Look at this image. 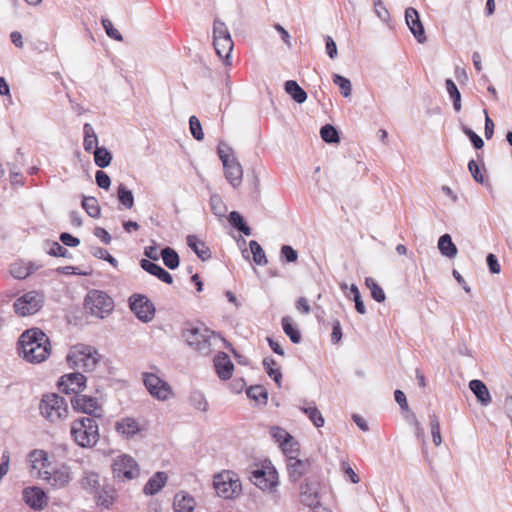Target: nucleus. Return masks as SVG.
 Returning a JSON list of instances; mask_svg holds the SVG:
<instances>
[{"label": "nucleus", "instance_id": "nucleus-1", "mask_svg": "<svg viewBox=\"0 0 512 512\" xmlns=\"http://www.w3.org/2000/svg\"><path fill=\"white\" fill-rule=\"evenodd\" d=\"M18 346L19 355L31 363L44 361L51 351L49 338L38 328L23 332L19 338Z\"/></svg>", "mask_w": 512, "mask_h": 512}, {"label": "nucleus", "instance_id": "nucleus-2", "mask_svg": "<svg viewBox=\"0 0 512 512\" xmlns=\"http://www.w3.org/2000/svg\"><path fill=\"white\" fill-rule=\"evenodd\" d=\"M73 441L82 448H91L99 441L98 425L93 418L82 417L71 423Z\"/></svg>", "mask_w": 512, "mask_h": 512}, {"label": "nucleus", "instance_id": "nucleus-3", "mask_svg": "<svg viewBox=\"0 0 512 512\" xmlns=\"http://www.w3.org/2000/svg\"><path fill=\"white\" fill-rule=\"evenodd\" d=\"M186 343L201 355H209L220 337L206 327H188L183 331Z\"/></svg>", "mask_w": 512, "mask_h": 512}, {"label": "nucleus", "instance_id": "nucleus-4", "mask_svg": "<svg viewBox=\"0 0 512 512\" xmlns=\"http://www.w3.org/2000/svg\"><path fill=\"white\" fill-rule=\"evenodd\" d=\"M217 152L224 167L225 178L234 188L239 187L242 183L243 169L235 158L233 149L226 143L221 142L218 145Z\"/></svg>", "mask_w": 512, "mask_h": 512}, {"label": "nucleus", "instance_id": "nucleus-5", "mask_svg": "<svg viewBox=\"0 0 512 512\" xmlns=\"http://www.w3.org/2000/svg\"><path fill=\"white\" fill-rule=\"evenodd\" d=\"M40 414L52 423L64 420L68 416V406L63 397L57 394H46L39 404Z\"/></svg>", "mask_w": 512, "mask_h": 512}, {"label": "nucleus", "instance_id": "nucleus-6", "mask_svg": "<svg viewBox=\"0 0 512 512\" xmlns=\"http://www.w3.org/2000/svg\"><path fill=\"white\" fill-rule=\"evenodd\" d=\"M213 44L219 58L223 59L225 64L230 65L234 43L227 25L218 18L213 23Z\"/></svg>", "mask_w": 512, "mask_h": 512}, {"label": "nucleus", "instance_id": "nucleus-7", "mask_svg": "<svg viewBox=\"0 0 512 512\" xmlns=\"http://www.w3.org/2000/svg\"><path fill=\"white\" fill-rule=\"evenodd\" d=\"M84 305L88 313L103 319L112 312L114 302L105 292L92 290L86 295Z\"/></svg>", "mask_w": 512, "mask_h": 512}, {"label": "nucleus", "instance_id": "nucleus-8", "mask_svg": "<svg viewBox=\"0 0 512 512\" xmlns=\"http://www.w3.org/2000/svg\"><path fill=\"white\" fill-rule=\"evenodd\" d=\"M112 474L116 481H130L140 475V468L133 457L124 454L113 460Z\"/></svg>", "mask_w": 512, "mask_h": 512}, {"label": "nucleus", "instance_id": "nucleus-9", "mask_svg": "<svg viewBox=\"0 0 512 512\" xmlns=\"http://www.w3.org/2000/svg\"><path fill=\"white\" fill-rule=\"evenodd\" d=\"M44 296L38 291H29L14 302V310L19 316H28L37 313L43 306Z\"/></svg>", "mask_w": 512, "mask_h": 512}, {"label": "nucleus", "instance_id": "nucleus-10", "mask_svg": "<svg viewBox=\"0 0 512 512\" xmlns=\"http://www.w3.org/2000/svg\"><path fill=\"white\" fill-rule=\"evenodd\" d=\"M143 382L150 395L159 401H166L173 396L169 383L154 373H143Z\"/></svg>", "mask_w": 512, "mask_h": 512}, {"label": "nucleus", "instance_id": "nucleus-11", "mask_svg": "<svg viewBox=\"0 0 512 512\" xmlns=\"http://www.w3.org/2000/svg\"><path fill=\"white\" fill-rule=\"evenodd\" d=\"M213 483L217 494L225 499H231L241 491L239 479L233 478L229 472L220 473L215 476Z\"/></svg>", "mask_w": 512, "mask_h": 512}, {"label": "nucleus", "instance_id": "nucleus-12", "mask_svg": "<svg viewBox=\"0 0 512 512\" xmlns=\"http://www.w3.org/2000/svg\"><path fill=\"white\" fill-rule=\"evenodd\" d=\"M39 478L46 481L53 488L61 489L66 487L72 480V472L68 465L62 464L52 471L44 470L40 472Z\"/></svg>", "mask_w": 512, "mask_h": 512}, {"label": "nucleus", "instance_id": "nucleus-13", "mask_svg": "<svg viewBox=\"0 0 512 512\" xmlns=\"http://www.w3.org/2000/svg\"><path fill=\"white\" fill-rule=\"evenodd\" d=\"M129 305L136 317L144 323L150 322L155 315L153 303L144 295L134 294L129 299Z\"/></svg>", "mask_w": 512, "mask_h": 512}, {"label": "nucleus", "instance_id": "nucleus-14", "mask_svg": "<svg viewBox=\"0 0 512 512\" xmlns=\"http://www.w3.org/2000/svg\"><path fill=\"white\" fill-rule=\"evenodd\" d=\"M250 480L263 491L273 492L278 486V475L274 468L255 469L251 472Z\"/></svg>", "mask_w": 512, "mask_h": 512}, {"label": "nucleus", "instance_id": "nucleus-15", "mask_svg": "<svg viewBox=\"0 0 512 512\" xmlns=\"http://www.w3.org/2000/svg\"><path fill=\"white\" fill-rule=\"evenodd\" d=\"M320 484L316 479L306 478L299 485V499L305 506L315 508L320 504Z\"/></svg>", "mask_w": 512, "mask_h": 512}, {"label": "nucleus", "instance_id": "nucleus-16", "mask_svg": "<svg viewBox=\"0 0 512 512\" xmlns=\"http://www.w3.org/2000/svg\"><path fill=\"white\" fill-rule=\"evenodd\" d=\"M98 353L91 348H84L81 351H73L67 356V360L85 371H92L98 363Z\"/></svg>", "mask_w": 512, "mask_h": 512}, {"label": "nucleus", "instance_id": "nucleus-17", "mask_svg": "<svg viewBox=\"0 0 512 512\" xmlns=\"http://www.w3.org/2000/svg\"><path fill=\"white\" fill-rule=\"evenodd\" d=\"M71 405L74 410L93 417L102 415V407L97 398L87 395H76L71 399Z\"/></svg>", "mask_w": 512, "mask_h": 512}, {"label": "nucleus", "instance_id": "nucleus-18", "mask_svg": "<svg viewBox=\"0 0 512 512\" xmlns=\"http://www.w3.org/2000/svg\"><path fill=\"white\" fill-rule=\"evenodd\" d=\"M85 382L86 378L83 374L79 372L69 373L60 378L58 388L66 394L74 393L80 395L79 393L85 388Z\"/></svg>", "mask_w": 512, "mask_h": 512}, {"label": "nucleus", "instance_id": "nucleus-19", "mask_svg": "<svg viewBox=\"0 0 512 512\" xmlns=\"http://www.w3.org/2000/svg\"><path fill=\"white\" fill-rule=\"evenodd\" d=\"M405 20L417 41L419 43H424L426 41V36L418 11L412 7L407 8L405 11Z\"/></svg>", "mask_w": 512, "mask_h": 512}, {"label": "nucleus", "instance_id": "nucleus-20", "mask_svg": "<svg viewBox=\"0 0 512 512\" xmlns=\"http://www.w3.org/2000/svg\"><path fill=\"white\" fill-rule=\"evenodd\" d=\"M23 500L34 510H41L47 504V497L40 487L32 486L23 490Z\"/></svg>", "mask_w": 512, "mask_h": 512}, {"label": "nucleus", "instance_id": "nucleus-21", "mask_svg": "<svg viewBox=\"0 0 512 512\" xmlns=\"http://www.w3.org/2000/svg\"><path fill=\"white\" fill-rule=\"evenodd\" d=\"M286 466L290 481L295 483L309 472L311 463L308 459L301 460L297 457H290V459H287Z\"/></svg>", "mask_w": 512, "mask_h": 512}, {"label": "nucleus", "instance_id": "nucleus-22", "mask_svg": "<svg viewBox=\"0 0 512 512\" xmlns=\"http://www.w3.org/2000/svg\"><path fill=\"white\" fill-rule=\"evenodd\" d=\"M41 268L40 264L32 261L17 260L10 265V274L18 280H23Z\"/></svg>", "mask_w": 512, "mask_h": 512}, {"label": "nucleus", "instance_id": "nucleus-23", "mask_svg": "<svg viewBox=\"0 0 512 512\" xmlns=\"http://www.w3.org/2000/svg\"><path fill=\"white\" fill-rule=\"evenodd\" d=\"M214 366L216 373L221 380H228L231 378L234 371V364L226 353L220 352L214 357Z\"/></svg>", "mask_w": 512, "mask_h": 512}, {"label": "nucleus", "instance_id": "nucleus-24", "mask_svg": "<svg viewBox=\"0 0 512 512\" xmlns=\"http://www.w3.org/2000/svg\"><path fill=\"white\" fill-rule=\"evenodd\" d=\"M115 430L129 439L141 431L139 423L132 417H124L115 423Z\"/></svg>", "mask_w": 512, "mask_h": 512}, {"label": "nucleus", "instance_id": "nucleus-25", "mask_svg": "<svg viewBox=\"0 0 512 512\" xmlns=\"http://www.w3.org/2000/svg\"><path fill=\"white\" fill-rule=\"evenodd\" d=\"M93 496L99 507L109 509L116 500V490L110 485H102Z\"/></svg>", "mask_w": 512, "mask_h": 512}, {"label": "nucleus", "instance_id": "nucleus-26", "mask_svg": "<svg viewBox=\"0 0 512 512\" xmlns=\"http://www.w3.org/2000/svg\"><path fill=\"white\" fill-rule=\"evenodd\" d=\"M141 268L148 272L151 275L156 276L159 280H161L164 283L172 284L173 277L172 275L167 272L164 268L159 266L158 264H155L147 259H142L140 261Z\"/></svg>", "mask_w": 512, "mask_h": 512}, {"label": "nucleus", "instance_id": "nucleus-27", "mask_svg": "<svg viewBox=\"0 0 512 512\" xmlns=\"http://www.w3.org/2000/svg\"><path fill=\"white\" fill-rule=\"evenodd\" d=\"M28 461L33 470H37V475L39 476L40 472L46 470L50 463L48 454L46 451L42 449L32 450L28 455Z\"/></svg>", "mask_w": 512, "mask_h": 512}, {"label": "nucleus", "instance_id": "nucleus-28", "mask_svg": "<svg viewBox=\"0 0 512 512\" xmlns=\"http://www.w3.org/2000/svg\"><path fill=\"white\" fill-rule=\"evenodd\" d=\"M188 247L202 260L206 261L211 258V251L204 241L196 235H188L186 238Z\"/></svg>", "mask_w": 512, "mask_h": 512}, {"label": "nucleus", "instance_id": "nucleus-29", "mask_svg": "<svg viewBox=\"0 0 512 512\" xmlns=\"http://www.w3.org/2000/svg\"><path fill=\"white\" fill-rule=\"evenodd\" d=\"M168 476L165 472H156L145 484L143 492L145 495H155L166 484Z\"/></svg>", "mask_w": 512, "mask_h": 512}, {"label": "nucleus", "instance_id": "nucleus-30", "mask_svg": "<svg viewBox=\"0 0 512 512\" xmlns=\"http://www.w3.org/2000/svg\"><path fill=\"white\" fill-rule=\"evenodd\" d=\"M81 487L89 494L96 493L102 486L99 474L93 471H85L80 479Z\"/></svg>", "mask_w": 512, "mask_h": 512}, {"label": "nucleus", "instance_id": "nucleus-31", "mask_svg": "<svg viewBox=\"0 0 512 512\" xmlns=\"http://www.w3.org/2000/svg\"><path fill=\"white\" fill-rule=\"evenodd\" d=\"M469 388L482 405H488L491 402V396L488 388L481 380H471L469 383Z\"/></svg>", "mask_w": 512, "mask_h": 512}, {"label": "nucleus", "instance_id": "nucleus-32", "mask_svg": "<svg viewBox=\"0 0 512 512\" xmlns=\"http://www.w3.org/2000/svg\"><path fill=\"white\" fill-rule=\"evenodd\" d=\"M438 249L443 256L448 258H454L458 253V249L449 234H444L439 238Z\"/></svg>", "mask_w": 512, "mask_h": 512}, {"label": "nucleus", "instance_id": "nucleus-33", "mask_svg": "<svg viewBox=\"0 0 512 512\" xmlns=\"http://www.w3.org/2000/svg\"><path fill=\"white\" fill-rule=\"evenodd\" d=\"M285 91L299 104L304 103L307 99V93L294 80L286 81Z\"/></svg>", "mask_w": 512, "mask_h": 512}, {"label": "nucleus", "instance_id": "nucleus-34", "mask_svg": "<svg viewBox=\"0 0 512 512\" xmlns=\"http://www.w3.org/2000/svg\"><path fill=\"white\" fill-rule=\"evenodd\" d=\"M83 132H84V141H83L84 150L86 152H91L93 149L95 150L96 147H98L97 146L98 138H97V135H96L92 125L89 123L84 124Z\"/></svg>", "mask_w": 512, "mask_h": 512}, {"label": "nucleus", "instance_id": "nucleus-35", "mask_svg": "<svg viewBox=\"0 0 512 512\" xmlns=\"http://www.w3.org/2000/svg\"><path fill=\"white\" fill-rule=\"evenodd\" d=\"M282 328L284 333L289 337V339L298 344L301 341V333L300 331L293 325L292 318L290 316H284L282 318Z\"/></svg>", "mask_w": 512, "mask_h": 512}, {"label": "nucleus", "instance_id": "nucleus-36", "mask_svg": "<svg viewBox=\"0 0 512 512\" xmlns=\"http://www.w3.org/2000/svg\"><path fill=\"white\" fill-rule=\"evenodd\" d=\"M228 220L234 228L241 231L244 235L250 236L252 234L250 227L246 224L242 215L239 212L232 211L229 215Z\"/></svg>", "mask_w": 512, "mask_h": 512}, {"label": "nucleus", "instance_id": "nucleus-37", "mask_svg": "<svg viewBox=\"0 0 512 512\" xmlns=\"http://www.w3.org/2000/svg\"><path fill=\"white\" fill-rule=\"evenodd\" d=\"M161 257L165 266L169 269L174 270L179 266V255L174 249L170 247L162 249Z\"/></svg>", "mask_w": 512, "mask_h": 512}, {"label": "nucleus", "instance_id": "nucleus-38", "mask_svg": "<svg viewBox=\"0 0 512 512\" xmlns=\"http://www.w3.org/2000/svg\"><path fill=\"white\" fill-rule=\"evenodd\" d=\"M82 207L92 218H99L101 215V208L95 197H83Z\"/></svg>", "mask_w": 512, "mask_h": 512}, {"label": "nucleus", "instance_id": "nucleus-39", "mask_svg": "<svg viewBox=\"0 0 512 512\" xmlns=\"http://www.w3.org/2000/svg\"><path fill=\"white\" fill-rule=\"evenodd\" d=\"M209 204H210V208L215 216L221 218L226 215L227 206L225 205V203L222 200V197L219 194H217V193L212 194L210 196Z\"/></svg>", "mask_w": 512, "mask_h": 512}, {"label": "nucleus", "instance_id": "nucleus-40", "mask_svg": "<svg viewBox=\"0 0 512 512\" xmlns=\"http://www.w3.org/2000/svg\"><path fill=\"white\" fill-rule=\"evenodd\" d=\"M95 164L100 168H105L112 161V154L105 147H96L94 150Z\"/></svg>", "mask_w": 512, "mask_h": 512}, {"label": "nucleus", "instance_id": "nucleus-41", "mask_svg": "<svg viewBox=\"0 0 512 512\" xmlns=\"http://www.w3.org/2000/svg\"><path fill=\"white\" fill-rule=\"evenodd\" d=\"M117 197L119 202L126 208L131 209L134 205V196L124 184H120L117 189Z\"/></svg>", "mask_w": 512, "mask_h": 512}, {"label": "nucleus", "instance_id": "nucleus-42", "mask_svg": "<svg viewBox=\"0 0 512 512\" xmlns=\"http://www.w3.org/2000/svg\"><path fill=\"white\" fill-rule=\"evenodd\" d=\"M445 85H446V90H447L451 100L453 101V107H454L455 111L459 112L462 107L461 106V94H460L456 84L454 83L453 80L446 79Z\"/></svg>", "mask_w": 512, "mask_h": 512}, {"label": "nucleus", "instance_id": "nucleus-43", "mask_svg": "<svg viewBox=\"0 0 512 512\" xmlns=\"http://www.w3.org/2000/svg\"><path fill=\"white\" fill-rule=\"evenodd\" d=\"M263 365L269 377L273 378L277 385L280 386L282 374L281 371L278 368H276V361L271 357H267L263 360Z\"/></svg>", "mask_w": 512, "mask_h": 512}, {"label": "nucleus", "instance_id": "nucleus-44", "mask_svg": "<svg viewBox=\"0 0 512 512\" xmlns=\"http://www.w3.org/2000/svg\"><path fill=\"white\" fill-rule=\"evenodd\" d=\"M301 411L308 416V418L317 428L322 427L324 425L325 420L321 412L315 405L301 407Z\"/></svg>", "mask_w": 512, "mask_h": 512}, {"label": "nucleus", "instance_id": "nucleus-45", "mask_svg": "<svg viewBox=\"0 0 512 512\" xmlns=\"http://www.w3.org/2000/svg\"><path fill=\"white\" fill-rule=\"evenodd\" d=\"M189 403L199 411L206 412L208 410V402L205 395L200 391H193L190 393Z\"/></svg>", "mask_w": 512, "mask_h": 512}, {"label": "nucleus", "instance_id": "nucleus-46", "mask_svg": "<svg viewBox=\"0 0 512 512\" xmlns=\"http://www.w3.org/2000/svg\"><path fill=\"white\" fill-rule=\"evenodd\" d=\"M247 396L259 404H266L268 399V393L266 389L261 385L251 386L248 388Z\"/></svg>", "mask_w": 512, "mask_h": 512}, {"label": "nucleus", "instance_id": "nucleus-47", "mask_svg": "<svg viewBox=\"0 0 512 512\" xmlns=\"http://www.w3.org/2000/svg\"><path fill=\"white\" fill-rule=\"evenodd\" d=\"M270 435L272 438L279 444H284V446H288L291 443L292 436L283 428L278 426H273L270 428Z\"/></svg>", "mask_w": 512, "mask_h": 512}, {"label": "nucleus", "instance_id": "nucleus-48", "mask_svg": "<svg viewBox=\"0 0 512 512\" xmlns=\"http://www.w3.org/2000/svg\"><path fill=\"white\" fill-rule=\"evenodd\" d=\"M249 247L253 254V261L260 266L266 265L268 261L260 244L255 240H251L249 242Z\"/></svg>", "mask_w": 512, "mask_h": 512}, {"label": "nucleus", "instance_id": "nucleus-49", "mask_svg": "<svg viewBox=\"0 0 512 512\" xmlns=\"http://www.w3.org/2000/svg\"><path fill=\"white\" fill-rule=\"evenodd\" d=\"M365 284L369 288L371 296L375 301L380 303L385 301L386 295L383 289L376 283L373 278L367 277L365 279Z\"/></svg>", "mask_w": 512, "mask_h": 512}, {"label": "nucleus", "instance_id": "nucleus-50", "mask_svg": "<svg viewBox=\"0 0 512 512\" xmlns=\"http://www.w3.org/2000/svg\"><path fill=\"white\" fill-rule=\"evenodd\" d=\"M429 422L433 443L435 446H440L442 444V436L440 432V421L438 416L436 414L429 415Z\"/></svg>", "mask_w": 512, "mask_h": 512}, {"label": "nucleus", "instance_id": "nucleus-51", "mask_svg": "<svg viewBox=\"0 0 512 512\" xmlns=\"http://www.w3.org/2000/svg\"><path fill=\"white\" fill-rule=\"evenodd\" d=\"M333 83L340 88L341 94L345 98L351 96L352 85L348 78H346L342 75H339V74H333Z\"/></svg>", "mask_w": 512, "mask_h": 512}, {"label": "nucleus", "instance_id": "nucleus-52", "mask_svg": "<svg viewBox=\"0 0 512 512\" xmlns=\"http://www.w3.org/2000/svg\"><path fill=\"white\" fill-rule=\"evenodd\" d=\"M46 246L48 247L47 253L50 256L63 258L71 257L70 252L56 241H47Z\"/></svg>", "mask_w": 512, "mask_h": 512}, {"label": "nucleus", "instance_id": "nucleus-53", "mask_svg": "<svg viewBox=\"0 0 512 512\" xmlns=\"http://www.w3.org/2000/svg\"><path fill=\"white\" fill-rule=\"evenodd\" d=\"M320 135L326 143L339 142V134L336 128L330 124L324 125L320 130Z\"/></svg>", "mask_w": 512, "mask_h": 512}, {"label": "nucleus", "instance_id": "nucleus-54", "mask_svg": "<svg viewBox=\"0 0 512 512\" xmlns=\"http://www.w3.org/2000/svg\"><path fill=\"white\" fill-rule=\"evenodd\" d=\"M351 295L353 296V300L355 302V309L360 314L366 313V308L364 302L361 298L358 287L355 284H352L349 288Z\"/></svg>", "mask_w": 512, "mask_h": 512}, {"label": "nucleus", "instance_id": "nucleus-55", "mask_svg": "<svg viewBox=\"0 0 512 512\" xmlns=\"http://www.w3.org/2000/svg\"><path fill=\"white\" fill-rule=\"evenodd\" d=\"M189 126H190L191 134L193 135V137L196 140L200 141V140H202L204 138V134H203V131H202L201 123H200L199 119L196 116H191L190 117V119H189Z\"/></svg>", "mask_w": 512, "mask_h": 512}, {"label": "nucleus", "instance_id": "nucleus-56", "mask_svg": "<svg viewBox=\"0 0 512 512\" xmlns=\"http://www.w3.org/2000/svg\"><path fill=\"white\" fill-rule=\"evenodd\" d=\"M101 22H102L103 28L105 29L106 34L110 38H112L116 41L123 40L121 33L116 28H114L112 22L109 19H102Z\"/></svg>", "mask_w": 512, "mask_h": 512}, {"label": "nucleus", "instance_id": "nucleus-57", "mask_svg": "<svg viewBox=\"0 0 512 512\" xmlns=\"http://www.w3.org/2000/svg\"><path fill=\"white\" fill-rule=\"evenodd\" d=\"M468 168L474 180L480 184H483L484 176L481 173V168L478 163L474 160H470L468 163Z\"/></svg>", "mask_w": 512, "mask_h": 512}, {"label": "nucleus", "instance_id": "nucleus-58", "mask_svg": "<svg viewBox=\"0 0 512 512\" xmlns=\"http://www.w3.org/2000/svg\"><path fill=\"white\" fill-rule=\"evenodd\" d=\"M95 179L97 185L102 189H109L111 185V179L107 173L104 171L98 170L95 174Z\"/></svg>", "mask_w": 512, "mask_h": 512}, {"label": "nucleus", "instance_id": "nucleus-59", "mask_svg": "<svg viewBox=\"0 0 512 512\" xmlns=\"http://www.w3.org/2000/svg\"><path fill=\"white\" fill-rule=\"evenodd\" d=\"M282 451L287 456V459H290V457H297L299 448L298 443L294 440V438H291V443L288 444V446H284V444L280 445Z\"/></svg>", "mask_w": 512, "mask_h": 512}, {"label": "nucleus", "instance_id": "nucleus-60", "mask_svg": "<svg viewBox=\"0 0 512 512\" xmlns=\"http://www.w3.org/2000/svg\"><path fill=\"white\" fill-rule=\"evenodd\" d=\"M374 11L376 15L383 21L388 22L389 20V12L386 7L383 5L382 0L374 1Z\"/></svg>", "mask_w": 512, "mask_h": 512}, {"label": "nucleus", "instance_id": "nucleus-61", "mask_svg": "<svg viewBox=\"0 0 512 512\" xmlns=\"http://www.w3.org/2000/svg\"><path fill=\"white\" fill-rule=\"evenodd\" d=\"M463 132L470 138L473 146L476 149H481L484 146L482 138L478 136L472 129L464 127Z\"/></svg>", "mask_w": 512, "mask_h": 512}, {"label": "nucleus", "instance_id": "nucleus-62", "mask_svg": "<svg viewBox=\"0 0 512 512\" xmlns=\"http://www.w3.org/2000/svg\"><path fill=\"white\" fill-rule=\"evenodd\" d=\"M281 255L287 262H295L298 259L297 251L289 245L282 246Z\"/></svg>", "mask_w": 512, "mask_h": 512}, {"label": "nucleus", "instance_id": "nucleus-63", "mask_svg": "<svg viewBox=\"0 0 512 512\" xmlns=\"http://www.w3.org/2000/svg\"><path fill=\"white\" fill-rule=\"evenodd\" d=\"M59 239L65 246L68 247H76L80 244L79 238L74 237L73 235L66 232L61 233Z\"/></svg>", "mask_w": 512, "mask_h": 512}, {"label": "nucleus", "instance_id": "nucleus-64", "mask_svg": "<svg viewBox=\"0 0 512 512\" xmlns=\"http://www.w3.org/2000/svg\"><path fill=\"white\" fill-rule=\"evenodd\" d=\"M326 53L331 59H335L338 55L337 46L335 41L330 36L325 37Z\"/></svg>", "mask_w": 512, "mask_h": 512}]
</instances>
